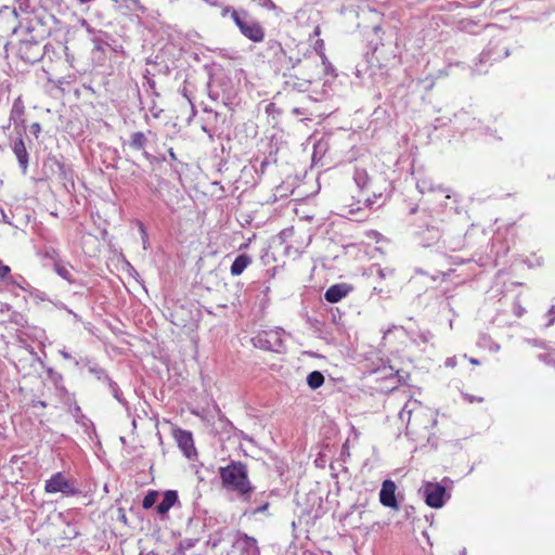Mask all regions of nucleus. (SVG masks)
I'll return each mask as SVG.
<instances>
[{"mask_svg": "<svg viewBox=\"0 0 555 555\" xmlns=\"http://www.w3.org/2000/svg\"><path fill=\"white\" fill-rule=\"evenodd\" d=\"M469 362H470L472 364H474V365H478V364L480 363V362H479V360L474 359V358H472V359L469 360Z\"/></svg>", "mask_w": 555, "mask_h": 555, "instance_id": "nucleus-64", "label": "nucleus"}, {"mask_svg": "<svg viewBox=\"0 0 555 555\" xmlns=\"http://www.w3.org/2000/svg\"><path fill=\"white\" fill-rule=\"evenodd\" d=\"M66 311H67L68 313H70V314H73V315H74V319H75L76 321H80V317H79L77 313L73 312V310H70V309H66Z\"/></svg>", "mask_w": 555, "mask_h": 555, "instance_id": "nucleus-61", "label": "nucleus"}, {"mask_svg": "<svg viewBox=\"0 0 555 555\" xmlns=\"http://www.w3.org/2000/svg\"><path fill=\"white\" fill-rule=\"evenodd\" d=\"M433 336H434V335H433V334H431V332H429V331H426V332H423V333H421V334H420V338H421L424 343L429 341V339H431V338H433Z\"/></svg>", "mask_w": 555, "mask_h": 555, "instance_id": "nucleus-52", "label": "nucleus"}, {"mask_svg": "<svg viewBox=\"0 0 555 555\" xmlns=\"http://www.w3.org/2000/svg\"><path fill=\"white\" fill-rule=\"evenodd\" d=\"M373 271H375V273L380 280H385L386 278L391 276L393 274V269L382 268L379 264L372 266L371 272Z\"/></svg>", "mask_w": 555, "mask_h": 555, "instance_id": "nucleus-38", "label": "nucleus"}, {"mask_svg": "<svg viewBox=\"0 0 555 555\" xmlns=\"http://www.w3.org/2000/svg\"><path fill=\"white\" fill-rule=\"evenodd\" d=\"M233 547L236 548L241 555H260V548L256 538L242 531L235 533Z\"/></svg>", "mask_w": 555, "mask_h": 555, "instance_id": "nucleus-15", "label": "nucleus"}, {"mask_svg": "<svg viewBox=\"0 0 555 555\" xmlns=\"http://www.w3.org/2000/svg\"><path fill=\"white\" fill-rule=\"evenodd\" d=\"M279 152V147L272 143V141L269 143V151H268V155L266 157H269V159H271V162L273 164H276L278 162V158H276V154Z\"/></svg>", "mask_w": 555, "mask_h": 555, "instance_id": "nucleus-44", "label": "nucleus"}, {"mask_svg": "<svg viewBox=\"0 0 555 555\" xmlns=\"http://www.w3.org/2000/svg\"><path fill=\"white\" fill-rule=\"evenodd\" d=\"M207 88L211 100L230 106L237 100L240 80L232 78L229 72H209Z\"/></svg>", "mask_w": 555, "mask_h": 555, "instance_id": "nucleus-4", "label": "nucleus"}, {"mask_svg": "<svg viewBox=\"0 0 555 555\" xmlns=\"http://www.w3.org/2000/svg\"><path fill=\"white\" fill-rule=\"evenodd\" d=\"M241 34L249 39L253 42H261L264 39V28L260 25V23H250V26L244 27V30Z\"/></svg>", "mask_w": 555, "mask_h": 555, "instance_id": "nucleus-24", "label": "nucleus"}, {"mask_svg": "<svg viewBox=\"0 0 555 555\" xmlns=\"http://www.w3.org/2000/svg\"><path fill=\"white\" fill-rule=\"evenodd\" d=\"M13 152L18 160L20 166L26 170L28 166V153L23 139H17L13 143Z\"/></svg>", "mask_w": 555, "mask_h": 555, "instance_id": "nucleus-28", "label": "nucleus"}, {"mask_svg": "<svg viewBox=\"0 0 555 555\" xmlns=\"http://www.w3.org/2000/svg\"><path fill=\"white\" fill-rule=\"evenodd\" d=\"M284 336L285 332L280 327L274 330H263L258 332L251 338V343L254 347L258 349L283 353L286 351Z\"/></svg>", "mask_w": 555, "mask_h": 555, "instance_id": "nucleus-6", "label": "nucleus"}, {"mask_svg": "<svg viewBox=\"0 0 555 555\" xmlns=\"http://www.w3.org/2000/svg\"><path fill=\"white\" fill-rule=\"evenodd\" d=\"M10 272H11L10 267L0 262V279L8 278Z\"/></svg>", "mask_w": 555, "mask_h": 555, "instance_id": "nucleus-49", "label": "nucleus"}, {"mask_svg": "<svg viewBox=\"0 0 555 555\" xmlns=\"http://www.w3.org/2000/svg\"><path fill=\"white\" fill-rule=\"evenodd\" d=\"M175 438L178 447L185 457L191 460L196 455V449L194 447V440L191 431L178 429L175 431Z\"/></svg>", "mask_w": 555, "mask_h": 555, "instance_id": "nucleus-17", "label": "nucleus"}, {"mask_svg": "<svg viewBox=\"0 0 555 555\" xmlns=\"http://www.w3.org/2000/svg\"><path fill=\"white\" fill-rule=\"evenodd\" d=\"M53 269L61 279L65 280L69 284H74L76 282L73 273L74 268L69 262L61 260L60 262L54 263Z\"/></svg>", "mask_w": 555, "mask_h": 555, "instance_id": "nucleus-26", "label": "nucleus"}, {"mask_svg": "<svg viewBox=\"0 0 555 555\" xmlns=\"http://www.w3.org/2000/svg\"><path fill=\"white\" fill-rule=\"evenodd\" d=\"M9 283L12 285H16L23 291H27V288L29 287V283L21 274H15L11 276Z\"/></svg>", "mask_w": 555, "mask_h": 555, "instance_id": "nucleus-39", "label": "nucleus"}, {"mask_svg": "<svg viewBox=\"0 0 555 555\" xmlns=\"http://www.w3.org/2000/svg\"><path fill=\"white\" fill-rule=\"evenodd\" d=\"M315 46H317V49L322 50L324 48V41L322 39H320L317 41Z\"/></svg>", "mask_w": 555, "mask_h": 555, "instance_id": "nucleus-60", "label": "nucleus"}, {"mask_svg": "<svg viewBox=\"0 0 555 555\" xmlns=\"http://www.w3.org/2000/svg\"><path fill=\"white\" fill-rule=\"evenodd\" d=\"M444 364L448 367H454L456 365V358L455 357L447 358Z\"/></svg>", "mask_w": 555, "mask_h": 555, "instance_id": "nucleus-54", "label": "nucleus"}, {"mask_svg": "<svg viewBox=\"0 0 555 555\" xmlns=\"http://www.w3.org/2000/svg\"><path fill=\"white\" fill-rule=\"evenodd\" d=\"M59 352L62 356V358L65 360H70L73 358L72 354L68 351H66L65 349H62Z\"/></svg>", "mask_w": 555, "mask_h": 555, "instance_id": "nucleus-57", "label": "nucleus"}, {"mask_svg": "<svg viewBox=\"0 0 555 555\" xmlns=\"http://www.w3.org/2000/svg\"><path fill=\"white\" fill-rule=\"evenodd\" d=\"M75 365H81L87 367L88 372L92 374L96 378V380L101 382L106 386L113 382L107 371L104 367H102L99 364V362L93 358H82L80 360H75Z\"/></svg>", "mask_w": 555, "mask_h": 555, "instance_id": "nucleus-16", "label": "nucleus"}, {"mask_svg": "<svg viewBox=\"0 0 555 555\" xmlns=\"http://www.w3.org/2000/svg\"><path fill=\"white\" fill-rule=\"evenodd\" d=\"M416 188L422 194L431 195L430 202H439L444 209H448V203L446 201L451 199L450 190L442 185L435 184L434 180L427 176H421L416 178Z\"/></svg>", "mask_w": 555, "mask_h": 555, "instance_id": "nucleus-10", "label": "nucleus"}, {"mask_svg": "<svg viewBox=\"0 0 555 555\" xmlns=\"http://www.w3.org/2000/svg\"><path fill=\"white\" fill-rule=\"evenodd\" d=\"M389 189L390 183L386 179H376L373 186L369 189V193H365L362 197H358L356 204L349 205L347 212L356 215L362 209L360 204H363L366 208H373L375 205L378 207L382 206L389 197Z\"/></svg>", "mask_w": 555, "mask_h": 555, "instance_id": "nucleus-5", "label": "nucleus"}, {"mask_svg": "<svg viewBox=\"0 0 555 555\" xmlns=\"http://www.w3.org/2000/svg\"><path fill=\"white\" fill-rule=\"evenodd\" d=\"M30 131L38 137V134L41 132V126L39 122H33L30 126Z\"/></svg>", "mask_w": 555, "mask_h": 555, "instance_id": "nucleus-51", "label": "nucleus"}, {"mask_svg": "<svg viewBox=\"0 0 555 555\" xmlns=\"http://www.w3.org/2000/svg\"><path fill=\"white\" fill-rule=\"evenodd\" d=\"M324 384V376L320 371H312L307 376V385L315 390Z\"/></svg>", "mask_w": 555, "mask_h": 555, "instance_id": "nucleus-33", "label": "nucleus"}, {"mask_svg": "<svg viewBox=\"0 0 555 555\" xmlns=\"http://www.w3.org/2000/svg\"><path fill=\"white\" fill-rule=\"evenodd\" d=\"M44 492L47 494L61 493L66 498L81 494V490L77 487L76 481L73 478L67 477L63 472L52 474L44 481Z\"/></svg>", "mask_w": 555, "mask_h": 555, "instance_id": "nucleus-7", "label": "nucleus"}, {"mask_svg": "<svg viewBox=\"0 0 555 555\" xmlns=\"http://www.w3.org/2000/svg\"><path fill=\"white\" fill-rule=\"evenodd\" d=\"M39 255L46 259H49L52 261V264L54 266V263H57L60 262L61 260H63L61 258V255H60V251L59 249L52 247V246H44L41 251L39 253Z\"/></svg>", "mask_w": 555, "mask_h": 555, "instance_id": "nucleus-34", "label": "nucleus"}, {"mask_svg": "<svg viewBox=\"0 0 555 555\" xmlns=\"http://www.w3.org/2000/svg\"><path fill=\"white\" fill-rule=\"evenodd\" d=\"M66 404L68 406V412L72 414V416L75 418V422L83 427L86 430L93 426V423L82 413L81 408L75 400V398H68L66 401Z\"/></svg>", "mask_w": 555, "mask_h": 555, "instance_id": "nucleus-22", "label": "nucleus"}, {"mask_svg": "<svg viewBox=\"0 0 555 555\" xmlns=\"http://www.w3.org/2000/svg\"><path fill=\"white\" fill-rule=\"evenodd\" d=\"M264 112H266V114H268L269 116H272L273 118H275L276 116H280L282 114V111L273 102H270L266 105Z\"/></svg>", "mask_w": 555, "mask_h": 555, "instance_id": "nucleus-43", "label": "nucleus"}, {"mask_svg": "<svg viewBox=\"0 0 555 555\" xmlns=\"http://www.w3.org/2000/svg\"><path fill=\"white\" fill-rule=\"evenodd\" d=\"M352 289L353 287L347 283L334 284L326 289L324 299L331 304L338 302L351 293Z\"/></svg>", "mask_w": 555, "mask_h": 555, "instance_id": "nucleus-20", "label": "nucleus"}, {"mask_svg": "<svg viewBox=\"0 0 555 555\" xmlns=\"http://www.w3.org/2000/svg\"><path fill=\"white\" fill-rule=\"evenodd\" d=\"M13 310V307L10 305V304H1L0 306V313L4 314H9L11 311Z\"/></svg>", "mask_w": 555, "mask_h": 555, "instance_id": "nucleus-50", "label": "nucleus"}, {"mask_svg": "<svg viewBox=\"0 0 555 555\" xmlns=\"http://www.w3.org/2000/svg\"><path fill=\"white\" fill-rule=\"evenodd\" d=\"M182 94H183V96H184V98H186L188 102H189V103H190V105H191V116H190V117H189V119H188V121L190 122V121H191V119L196 115V108H195V105L192 103L191 98L188 95V93H186V89H185V88H183V90H182Z\"/></svg>", "mask_w": 555, "mask_h": 555, "instance_id": "nucleus-46", "label": "nucleus"}, {"mask_svg": "<svg viewBox=\"0 0 555 555\" xmlns=\"http://www.w3.org/2000/svg\"><path fill=\"white\" fill-rule=\"evenodd\" d=\"M251 262H253V259L249 255L241 254L232 262L231 268H230V273L233 276H238L245 271V269L248 266L251 264Z\"/></svg>", "mask_w": 555, "mask_h": 555, "instance_id": "nucleus-27", "label": "nucleus"}, {"mask_svg": "<svg viewBox=\"0 0 555 555\" xmlns=\"http://www.w3.org/2000/svg\"><path fill=\"white\" fill-rule=\"evenodd\" d=\"M409 76L408 89L412 93L428 92L435 86V77L429 72H412Z\"/></svg>", "mask_w": 555, "mask_h": 555, "instance_id": "nucleus-12", "label": "nucleus"}, {"mask_svg": "<svg viewBox=\"0 0 555 555\" xmlns=\"http://www.w3.org/2000/svg\"><path fill=\"white\" fill-rule=\"evenodd\" d=\"M176 503H178V492L176 490H167L164 493L163 500L156 506V511L159 515H165Z\"/></svg>", "mask_w": 555, "mask_h": 555, "instance_id": "nucleus-25", "label": "nucleus"}, {"mask_svg": "<svg viewBox=\"0 0 555 555\" xmlns=\"http://www.w3.org/2000/svg\"><path fill=\"white\" fill-rule=\"evenodd\" d=\"M465 399L468 402H474V401L482 402L483 401V398H481V397H474V396H470V395H465Z\"/></svg>", "mask_w": 555, "mask_h": 555, "instance_id": "nucleus-55", "label": "nucleus"}, {"mask_svg": "<svg viewBox=\"0 0 555 555\" xmlns=\"http://www.w3.org/2000/svg\"><path fill=\"white\" fill-rule=\"evenodd\" d=\"M219 477L224 489L235 492L243 502L250 501L256 487L249 480L245 463L230 461L228 465L219 467Z\"/></svg>", "mask_w": 555, "mask_h": 555, "instance_id": "nucleus-2", "label": "nucleus"}, {"mask_svg": "<svg viewBox=\"0 0 555 555\" xmlns=\"http://www.w3.org/2000/svg\"><path fill=\"white\" fill-rule=\"evenodd\" d=\"M249 504L256 505L254 508L245 511V514L249 515H257L259 513H263L269 508V494L267 491H261L260 493L256 494L255 498L250 495Z\"/></svg>", "mask_w": 555, "mask_h": 555, "instance_id": "nucleus-23", "label": "nucleus"}, {"mask_svg": "<svg viewBox=\"0 0 555 555\" xmlns=\"http://www.w3.org/2000/svg\"><path fill=\"white\" fill-rule=\"evenodd\" d=\"M24 113H25V107H24L23 101L21 100V98H17L13 103L10 119L13 120L14 124H17L18 121H23L22 117H23Z\"/></svg>", "mask_w": 555, "mask_h": 555, "instance_id": "nucleus-32", "label": "nucleus"}, {"mask_svg": "<svg viewBox=\"0 0 555 555\" xmlns=\"http://www.w3.org/2000/svg\"><path fill=\"white\" fill-rule=\"evenodd\" d=\"M74 81V75H67L66 77L56 80L52 79L51 77H48L47 88L49 89V91H52L53 89H59L62 93H65L68 91L69 85H72Z\"/></svg>", "mask_w": 555, "mask_h": 555, "instance_id": "nucleus-29", "label": "nucleus"}, {"mask_svg": "<svg viewBox=\"0 0 555 555\" xmlns=\"http://www.w3.org/2000/svg\"><path fill=\"white\" fill-rule=\"evenodd\" d=\"M129 146L134 151H141L142 155L150 163H164L166 162V156L160 154L158 156L152 155L145 151V146L147 144V137L142 131L132 132L128 142Z\"/></svg>", "mask_w": 555, "mask_h": 555, "instance_id": "nucleus-14", "label": "nucleus"}, {"mask_svg": "<svg viewBox=\"0 0 555 555\" xmlns=\"http://www.w3.org/2000/svg\"><path fill=\"white\" fill-rule=\"evenodd\" d=\"M425 502L433 508H440L447 500L446 488L438 482H427L423 487Z\"/></svg>", "mask_w": 555, "mask_h": 555, "instance_id": "nucleus-11", "label": "nucleus"}, {"mask_svg": "<svg viewBox=\"0 0 555 555\" xmlns=\"http://www.w3.org/2000/svg\"><path fill=\"white\" fill-rule=\"evenodd\" d=\"M335 77V72H318L317 75H312L310 72H300V75L284 72V90L308 93L310 100L322 101L328 94L331 80Z\"/></svg>", "mask_w": 555, "mask_h": 555, "instance_id": "nucleus-1", "label": "nucleus"}, {"mask_svg": "<svg viewBox=\"0 0 555 555\" xmlns=\"http://www.w3.org/2000/svg\"><path fill=\"white\" fill-rule=\"evenodd\" d=\"M67 527H68V530L65 531V534L67 535V538H70V539L76 538L79 534L75 525L68 524Z\"/></svg>", "mask_w": 555, "mask_h": 555, "instance_id": "nucleus-48", "label": "nucleus"}, {"mask_svg": "<svg viewBox=\"0 0 555 555\" xmlns=\"http://www.w3.org/2000/svg\"><path fill=\"white\" fill-rule=\"evenodd\" d=\"M417 237L424 247L436 246L440 243L446 246L444 230L437 224L436 220L431 217L430 221H424L418 224Z\"/></svg>", "mask_w": 555, "mask_h": 555, "instance_id": "nucleus-9", "label": "nucleus"}, {"mask_svg": "<svg viewBox=\"0 0 555 555\" xmlns=\"http://www.w3.org/2000/svg\"><path fill=\"white\" fill-rule=\"evenodd\" d=\"M539 361L545 363L546 365H552L555 367V351L554 352H546V353H540L538 356Z\"/></svg>", "mask_w": 555, "mask_h": 555, "instance_id": "nucleus-42", "label": "nucleus"}, {"mask_svg": "<svg viewBox=\"0 0 555 555\" xmlns=\"http://www.w3.org/2000/svg\"><path fill=\"white\" fill-rule=\"evenodd\" d=\"M396 483L387 479L383 482L382 489L379 491V501L386 507L398 508V503L396 499Z\"/></svg>", "mask_w": 555, "mask_h": 555, "instance_id": "nucleus-19", "label": "nucleus"}, {"mask_svg": "<svg viewBox=\"0 0 555 555\" xmlns=\"http://www.w3.org/2000/svg\"><path fill=\"white\" fill-rule=\"evenodd\" d=\"M8 440V426L0 423V447L4 446Z\"/></svg>", "mask_w": 555, "mask_h": 555, "instance_id": "nucleus-45", "label": "nucleus"}, {"mask_svg": "<svg viewBox=\"0 0 555 555\" xmlns=\"http://www.w3.org/2000/svg\"><path fill=\"white\" fill-rule=\"evenodd\" d=\"M108 389L111 390L113 397L125 408H128V401L122 395V391L120 390L118 384L113 380L107 385Z\"/></svg>", "mask_w": 555, "mask_h": 555, "instance_id": "nucleus-35", "label": "nucleus"}, {"mask_svg": "<svg viewBox=\"0 0 555 555\" xmlns=\"http://www.w3.org/2000/svg\"><path fill=\"white\" fill-rule=\"evenodd\" d=\"M375 180L376 179L369 176L366 169L358 167L354 168L353 181L360 192L359 197H362L365 193H369V189L373 186Z\"/></svg>", "mask_w": 555, "mask_h": 555, "instance_id": "nucleus-21", "label": "nucleus"}, {"mask_svg": "<svg viewBox=\"0 0 555 555\" xmlns=\"http://www.w3.org/2000/svg\"><path fill=\"white\" fill-rule=\"evenodd\" d=\"M47 405H48L47 402L43 401V400H33L31 401V406L33 408H38L39 406V408L44 409V408H47Z\"/></svg>", "mask_w": 555, "mask_h": 555, "instance_id": "nucleus-53", "label": "nucleus"}, {"mask_svg": "<svg viewBox=\"0 0 555 555\" xmlns=\"http://www.w3.org/2000/svg\"><path fill=\"white\" fill-rule=\"evenodd\" d=\"M225 118L212 108L205 107L201 117V129L211 142L220 139L224 132Z\"/></svg>", "mask_w": 555, "mask_h": 555, "instance_id": "nucleus-8", "label": "nucleus"}, {"mask_svg": "<svg viewBox=\"0 0 555 555\" xmlns=\"http://www.w3.org/2000/svg\"><path fill=\"white\" fill-rule=\"evenodd\" d=\"M157 495H158L157 491H154V490L149 491V493L144 496V499L142 501V507L144 509L151 508L155 504Z\"/></svg>", "mask_w": 555, "mask_h": 555, "instance_id": "nucleus-40", "label": "nucleus"}, {"mask_svg": "<svg viewBox=\"0 0 555 555\" xmlns=\"http://www.w3.org/2000/svg\"><path fill=\"white\" fill-rule=\"evenodd\" d=\"M273 164L269 157H255L254 159V167L257 172L260 175H263L268 168L269 165Z\"/></svg>", "mask_w": 555, "mask_h": 555, "instance_id": "nucleus-37", "label": "nucleus"}, {"mask_svg": "<svg viewBox=\"0 0 555 555\" xmlns=\"http://www.w3.org/2000/svg\"><path fill=\"white\" fill-rule=\"evenodd\" d=\"M548 321L546 326H552L555 322V304L547 311Z\"/></svg>", "mask_w": 555, "mask_h": 555, "instance_id": "nucleus-47", "label": "nucleus"}, {"mask_svg": "<svg viewBox=\"0 0 555 555\" xmlns=\"http://www.w3.org/2000/svg\"><path fill=\"white\" fill-rule=\"evenodd\" d=\"M399 418L406 425V434L420 435L421 431L434 428L437 418L418 400L409 399L399 412Z\"/></svg>", "mask_w": 555, "mask_h": 555, "instance_id": "nucleus-3", "label": "nucleus"}, {"mask_svg": "<svg viewBox=\"0 0 555 555\" xmlns=\"http://www.w3.org/2000/svg\"><path fill=\"white\" fill-rule=\"evenodd\" d=\"M168 155H169V157H170V159H171L172 162H176V160H177V156H176V153L173 152V149H172V147H169V149H168Z\"/></svg>", "mask_w": 555, "mask_h": 555, "instance_id": "nucleus-58", "label": "nucleus"}, {"mask_svg": "<svg viewBox=\"0 0 555 555\" xmlns=\"http://www.w3.org/2000/svg\"><path fill=\"white\" fill-rule=\"evenodd\" d=\"M417 210H418L417 205H413V206L410 207L409 214L410 215H414Z\"/></svg>", "mask_w": 555, "mask_h": 555, "instance_id": "nucleus-59", "label": "nucleus"}, {"mask_svg": "<svg viewBox=\"0 0 555 555\" xmlns=\"http://www.w3.org/2000/svg\"><path fill=\"white\" fill-rule=\"evenodd\" d=\"M46 373L50 382L54 385L55 389L60 392H67L64 385V376L62 373L55 371L53 367H46Z\"/></svg>", "mask_w": 555, "mask_h": 555, "instance_id": "nucleus-30", "label": "nucleus"}, {"mask_svg": "<svg viewBox=\"0 0 555 555\" xmlns=\"http://www.w3.org/2000/svg\"><path fill=\"white\" fill-rule=\"evenodd\" d=\"M313 34H314L315 36H320V34H321V28H320V26H317V27L314 28Z\"/></svg>", "mask_w": 555, "mask_h": 555, "instance_id": "nucleus-63", "label": "nucleus"}, {"mask_svg": "<svg viewBox=\"0 0 555 555\" xmlns=\"http://www.w3.org/2000/svg\"><path fill=\"white\" fill-rule=\"evenodd\" d=\"M55 165L59 170V177L64 182V184L66 185L67 183H69L72 186H74L73 169L57 159H55Z\"/></svg>", "mask_w": 555, "mask_h": 555, "instance_id": "nucleus-31", "label": "nucleus"}, {"mask_svg": "<svg viewBox=\"0 0 555 555\" xmlns=\"http://www.w3.org/2000/svg\"><path fill=\"white\" fill-rule=\"evenodd\" d=\"M17 13L15 10L4 8L0 10V46H5V39L17 28Z\"/></svg>", "mask_w": 555, "mask_h": 555, "instance_id": "nucleus-13", "label": "nucleus"}, {"mask_svg": "<svg viewBox=\"0 0 555 555\" xmlns=\"http://www.w3.org/2000/svg\"><path fill=\"white\" fill-rule=\"evenodd\" d=\"M525 312V309L519 305V304H515V314L517 317H521Z\"/></svg>", "mask_w": 555, "mask_h": 555, "instance_id": "nucleus-56", "label": "nucleus"}, {"mask_svg": "<svg viewBox=\"0 0 555 555\" xmlns=\"http://www.w3.org/2000/svg\"><path fill=\"white\" fill-rule=\"evenodd\" d=\"M221 15L223 17L230 15L240 31H243L244 27L250 26V23L257 22L254 21L249 13L244 9L236 10L232 7H225L223 8Z\"/></svg>", "mask_w": 555, "mask_h": 555, "instance_id": "nucleus-18", "label": "nucleus"}, {"mask_svg": "<svg viewBox=\"0 0 555 555\" xmlns=\"http://www.w3.org/2000/svg\"><path fill=\"white\" fill-rule=\"evenodd\" d=\"M534 345L538 346V347H541V348H546L545 344L543 341L534 340Z\"/></svg>", "mask_w": 555, "mask_h": 555, "instance_id": "nucleus-62", "label": "nucleus"}, {"mask_svg": "<svg viewBox=\"0 0 555 555\" xmlns=\"http://www.w3.org/2000/svg\"><path fill=\"white\" fill-rule=\"evenodd\" d=\"M8 322L15 324L20 327H25L27 324V319L23 313L13 309L8 315Z\"/></svg>", "mask_w": 555, "mask_h": 555, "instance_id": "nucleus-36", "label": "nucleus"}, {"mask_svg": "<svg viewBox=\"0 0 555 555\" xmlns=\"http://www.w3.org/2000/svg\"><path fill=\"white\" fill-rule=\"evenodd\" d=\"M292 114L301 117V120H312L313 114L307 107H294Z\"/></svg>", "mask_w": 555, "mask_h": 555, "instance_id": "nucleus-41", "label": "nucleus"}]
</instances>
